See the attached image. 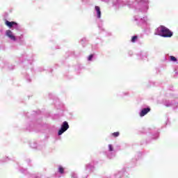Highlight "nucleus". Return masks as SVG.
<instances>
[{
  "mask_svg": "<svg viewBox=\"0 0 178 178\" xmlns=\"http://www.w3.org/2000/svg\"><path fill=\"white\" fill-rule=\"evenodd\" d=\"M155 35H161V37H164V38H169L173 35V33H172V31L165 26H160L156 29Z\"/></svg>",
  "mask_w": 178,
  "mask_h": 178,
  "instance_id": "f257e3e1",
  "label": "nucleus"
},
{
  "mask_svg": "<svg viewBox=\"0 0 178 178\" xmlns=\"http://www.w3.org/2000/svg\"><path fill=\"white\" fill-rule=\"evenodd\" d=\"M69 129V123L67 121L63 122L61 128L58 131V136H62L63 133H65Z\"/></svg>",
  "mask_w": 178,
  "mask_h": 178,
  "instance_id": "f03ea898",
  "label": "nucleus"
},
{
  "mask_svg": "<svg viewBox=\"0 0 178 178\" xmlns=\"http://www.w3.org/2000/svg\"><path fill=\"white\" fill-rule=\"evenodd\" d=\"M151 111V108L149 107L145 108L142 109V111L140 113V116L143 118V116H145L148 112Z\"/></svg>",
  "mask_w": 178,
  "mask_h": 178,
  "instance_id": "7ed1b4c3",
  "label": "nucleus"
},
{
  "mask_svg": "<svg viewBox=\"0 0 178 178\" xmlns=\"http://www.w3.org/2000/svg\"><path fill=\"white\" fill-rule=\"evenodd\" d=\"M5 24L8 27H9V29H12V27H13V26H17V24L16 23V22H9L8 20H6Z\"/></svg>",
  "mask_w": 178,
  "mask_h": 178,
  "instance_id": "20e7f679",
  "label": "nucleus"
},
{
  "mask_svg": "<svg viewBox=\"0 0 178 178\" xmlns=\"http://www.w3.org/2000/svg\"><path fill=\"white\" fill-rule=\"evenodd\" d=\"M6 35H8V38H10V40H13V41H16V37H15V35H13V33H12V31L7 30L6 31Z\"/></svg>",
  "mask_w": 178,
  "mask_h": 178,
  "instance_id": "39448f33",
  "label": "nucleus"
},
{
  "mask_svg": "<svg viewBox=\"0 0 178 178\" xmlns=\"http://www.w3.org/2000/svg\"><path fill=\"white\" fill-rule=\"evenodd\" d=\"M95 10H96V12H97V17H98V19H101V8H99V6H96L95 7Z\"/></svg>",
  "mask_w": 178,
  "mask_h": 178,
  "instance_id": "423d86ee",
  "label": "nucleus"
},
{
  "mask_svg": "<svg viewBox=\"0 0 178 178\" xmlns=\"http://www.w3.org/2000/svg\"><path fill=\"white\" fill-rule=\"evenodd\" d=\"M58 172L59 173H60L61 175H63V173H65V168H63V167L62 166H59L58 167Z\"/></svg>",
  "mask_w": 178,
  "mask_h": 178,
  "instance_id": "0eeeda50",
  "label": "nucleus"
},
{
  "mask_svg": "<svg viewBox=\"0 0 178 178\" xmlns=\"http://www.w3.org/2000/svg\"><path fill=\"white\" fill-rule=\"evenodd\" d=\"M138 38V36H137V35L133 36L131 38V42H136V41H137Z\"/></svg>",
  "mask_w": 178,
  "mask_h": 178,
  "instance_id": "6e6552de",
  "label": "nucleus"
},
{
  "mask_svg": "<svg viewBox=\"0 0 178 178\" xmlns=\"http://www.w3.org/2000/svg\"><path fill=\"white\" fill-rule=\"evenodd\" d=\"M170 60H172V62H177V58H176V57H175L173 56H170Z\"/></svg>",
  "mask_w": 178,
  "mask_h": 178,
  "instance_id": "1a4fd4ad",
  "label": "nucleus"
},
{
  "mask_svg": "<svg viewBox=\"0 0 178 178\" xmlns=\"http://www.w3.org/2000/svg\"><path fill=\"white\" fill-rule=\"evenodd\" d=\"M120 135V133L119 132H114L112 134L113 137H119Z\"/></svg>",
  "mask_w": 178,
  "mask_h": 178,
  "instance_id": "9d476101",
  "label": "nucleus"
},
{
  "mask_svg": "<svg viewBox=\"0 0 178 178\" xmlns=\"http://www.w3.org/2000/svg\"><path fill=\"white\" fill-rule=\"evenodd\" d=\"M92 58H94V55L90 54L88 58V60H92Z\"/></svg>",
  "mask_w": 178,
  "mask_h": 178,
  "instance_id": "9b49d317",
  "label": "nucleus"
},
{
  "mask_svg": "<svg viewBox=\"0 0 178 178\" xmlns=\"http://www.w3.org/2000/svg\"><path fill=\"white\" fill-rule=\"evenodd\" d=\"M108 149L111 152L113 151V146H112V145H108Z\"/></svg>",
  "mask_w": 178,
  "mask_h": 178,
  "instance_id": "f8f14e48",
  "label": "nucleus"
}]
</instances>
